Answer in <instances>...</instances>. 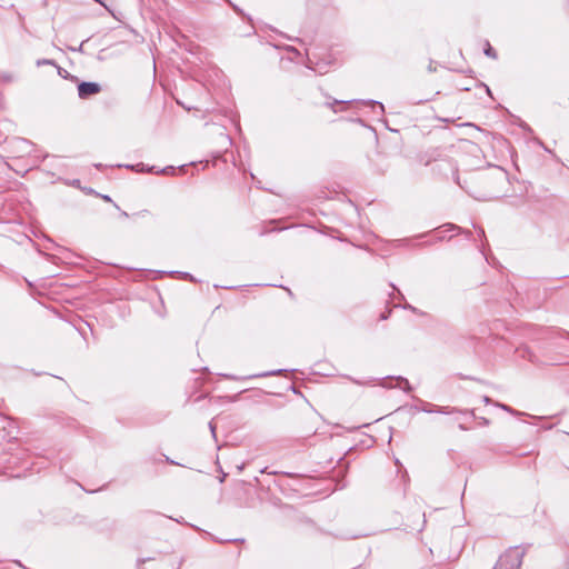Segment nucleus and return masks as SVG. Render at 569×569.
Returning <instances> with one entry per match:
<instances>
[{"label":"nucleus","instance_id":"nucleus-1","mask_svg":"<svg viewBox=\"0 0 569 569\" xmlns=\"http://www.w3.org/2000/svg\"><path fill=\"white\" fill-rule=\"evenodd\" d=\"M522 562V552L518 549H510L498 560L493 569H519Z\"/></svg>","mask_w":569,"mask_h":569},{"label":"nucleus","instance_id":"nucleus-2","mask_svg":"<svg viewBox=\"0 0 569 569\" xmlns=\"http://www.w3.org/2000/svg\"><path fill=\"white\" fill-rule=\"evenodd\" d=\"M100 92V86L96 82H81L78 86V94L80 98L86 99L90 96Z\"/></svg>","mask_w":569,"mask_h":569},{"label":"nucleus","instance_id":"nucleus-3","mask_svg":"<svg viewBox=\"0 0 569 569\" xmlns=\"http://www.w3.org/2000/svg\"><path fill=\"white\" fill-rule=\"evenodd\" d=\"M162 174H173L176 172L174 167H166L160 171Z\"/></svg>","mask_w":569,"mask_h":569},{"label":"nucleus","instance_id":"nucleus-4","mask_svg":"<svg viewBox=\"0 0 569 569\" xmlns=\"http://www.w3.org/2000/svg\"><path fill=\"white\" fill-rule=\"evenodd\" d=\"M485 53L488 57L496 58V53H495L493 49L489 44H488L487 49L485 50Z\"/></svg>","mask_w":569,"mask_h":569},{"label":"nucleus","instance_id":"nucleus-5","mask_svg":"<svg viewBox=\"0 0 569 569\" xmlns=\"http://www.w3.org/2000/svg\"><path fill=\"white\" fill-rule=\"evenodd\" d=\"M279 372H280V370H278V371H270V372L258 375V377L274 376V375H278Z\"/></svg>","mask_w":569,"mask_h":569},{"label":"nucleus","instance_id":"nucleus-6","mask_svg":"<svg viewBox=\"0 0 569 569\" xmlns=\"http://www.w3.org/2000/svg\"><path fill=\"white\" fill-rule=\"evenodd\" d=\"M52 61L51 60H38L37 61V66H41V64H51Z\"/></svg>","mask_w":569,"mask_h":569},{"label":"nucleus","instance_id":"nucleus-7","mask_svg":"<svg viewBox=\"0 0 569 569\" xmlns=\"http://www.w3.org/2000/svg\"><path fill=\"white\" fill-rule=\"evenodd\" d=\"M500 407H501L503 410H506V411H510V408H509L508 406H506V405H500Z\"/></svg>","mask_w":569,"mask_h":569},{"label":"nucleus","instance_id":"nucleus-8","mask_svg":"<svg viewBox=\"0 0 569 569\" xmlns=\"http://www.w3.org/2000/svg\"><path fill=\"white\" fill-rule=\"evenodd\" d=\"M377 106H378V108H379L381 111H383V104H381V103H377Z\"/></svg>","mask_w":569,"mask_h":569},{"label":"nucleus","instance_id":"nucleus-9","mask_svg":"<svg viewBox=\"0 0 569 569\" xmlns=\"http://www.w3.org/2000/svg\"><path fill=\"white\" fill-rule=\"evenodd\" d=\"M210 429L212 431V433L214 432V426L212 425V422H210Z\"/></svg>","mask_w":569,"mask_h":569},{"label":"nucleus","instance_id":"nucleus-10","mask_svg":"<svg viewBox=\"0 0 569 569\" xmlns=\"http://www.w3.org/2000/svg\"><path fill=\"white\" fill-rule=\"evenodd\" d=\"M103 199L107 200V201L110 200V198L108 196H104Z\"/></svg>","mask_w":569,"mask_h":569}]
</instances>
